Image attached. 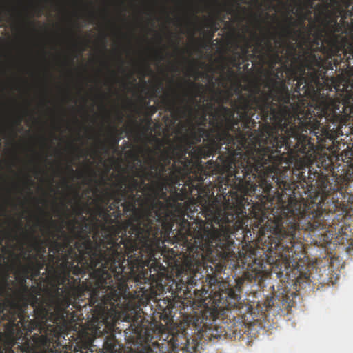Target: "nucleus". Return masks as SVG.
<instances>
[{"label": "nucleus", "mask_w": 353, "mask_h": 353, "mask_svg": "<svg viewBox=\"0 0 353 353\" xmlns=\"http://www.w3.org/2000/svg\"><path fill=\"white\" fill-rule=\"evenodd\" d=\"M61 270L62 299L59 297V283L53 285L52 289L46 291L41 297L34 296L32 306L37 321L30 320L29 322L25 321L21 307L8 298V274L5 273L0 281V323L8 321L4 325V331L6 338L10 339L11 342H13L17 331L21 327L29 332L38 330L41 335L34 334L33 342L39 347L46 350L48 348L53 336L57 334L54 325L58 327L61 323L60 330L63 334L66 332V254H63Z\"/></svg>", "instance_id": "nucleus-1"}, {"label": "nucleus", "mask_w": 353, "mask_h": 353, "mask_svg": "<svg viewBox=\"0 0 353 353\" xmlns=\"http://www.w3.org/2000/svg\"><path fill=\"white\" fill-rule=\"evenodd\" d=\"M19 229L22 230V236L23 239H28L30 238L32 240L31 247L37 251L40 255L41 259H45L44 254L46 253V248L48 247L49 256L52 258V260L54 259V256L50 253L54 254H59L60 251L64 252V249L66 248V240L64 239L62 245H61L58 242H52L48 239H41L39 236H36L33 234H29L27 231H23L21 223L19 224Z\"/></svg>", "instance_id": "nucleus-2"}, {"label": "nucleus", "mask_w": 353, "mask_h": 353, "mask_svg": "<svg viewBox=\"0 0 353 353\" xmlns=\"http://www.w3.org/2000/svg\"><path fill=\"white\" fill-rule=\"evenodd\" d=\"M62 123L64 129L66 125V30H62ZM64 133V130L62 131Z\"/></svg>", "instance_id": "nucleus-3"}, {"label": "nucleus", "mask_w": 353, "mask_h": 353, "mask_svg": "<svg viewBox=\"0 0 353 353\" xmlns=\"http://www.w3.org/2000/svg\"><path fill=\"white\" fill-rule=\"evenodd\" d=\"M31 265H23L19 262V268L17 270V280L20 284V288L17 291L16 294L21 295L28 292V287L26 285V280L30 277V270Z\"/></svg>", "instance_id": "nucleus-4"}, {"label": "nucleus", "mask_w": 353, "mask_h": 353, "mask_svg": "<svg viewBox=\"0 0 353 353\" xmlns=\"http://www.w3.org/2000/svg\"><path fill=\"white\" fill-rule=\"evenodd\" d=\"M61 185H62V225H64L66 224V167L63 165V176L61 179Z\"/></svg>", "instance_id": "nucleus-5"}, {"label": "nucleus", "mask_w": 353, "mask_h": 353, "mask_svg": "<svg viewBox=\"0 0 353 353\" xmlns=\"http://www.w3.org/2000/svg\"><path fill=\"white\" fill-rule=\"evenodd\" d=\"M8 341L5 342L3 340V334L0 332V353H14L12 350L14 343V340L11 342V340L7 338Z\"/></svg>", "instance_id": "nucleus-6"}, {"label": "nucleus", "mask_w": 353, "mask_h": 353, "mask_svg": "<svg viewBox=\"0 0 353 353\" xmlns=\"http://www.w3.org/2000/svg\"><path fill=\"white\" fill-rule=\"evenodd\" d=\"M28 259H29V263H27L26 265H31L30 270L32 269V268H36L37 274H35V276H39L40 270L41 269H43V265H44L45 259H42V261H41L38 260L37 259L36 256H32V257L29 256Z\"/></svg>", "instance_id": "nucleus-7"}, {"label": "nucleus", "mask_w": 353, "mask_h": 353, "mask_svg": "<svg viewBox=\"0 0 353 353\" xmlns=\"http://www.w3.org/2000/svg\"><path fill=\"white\" fill-rule=\"evenodd\" d=\"M62 30H66V0H62Z\"/></svg>", "instance_id": "nucleus-8"}, {"label": "nucleus", "mask_w": 353, "mask_h": 353, "mask_svg": "<svg viewBox=\"0 0 353 353\" xmlns=\"http://www.w3.org/2000/svg\"><path fill=\"white\" fill-rule=\"evenodd\" d=\"M62 143H63V148H62V154H63V159H64L65 158V152H66V140L65 136L63 134L62 137Z\"/></svg>", "instance_id": "nucleus-9"}, {"label": "nucleus", "mask_w": 353, "mask_h": 353, "mask_svg": "<svg viewBox=\"0 0 353 353\" xmlns=\"http://www.w3.org/2000/svg\"><path fill=\"white\" fill-rule=\"evenodd\" d=\"M35 274H37L36 268H32V269L30 270V276H31L32 278H36L38 276H35Z\"/></svg>", "instance_id": "nucleus-10"}, {"label": "nucleus", "mask_w": 353, "mask_h": 353, "mask_svg": "<svg viewBox=\"0 0 353 353\" xmlns=\"http://www.w3.org/2000/svg\"><path fill=\"white\" fill-rule=\"evenodd\" d=\"M26 22L28 26H31L32 28H34V21L28 19L26 21Z\"/></svg>", "instance_id": "nucleus-11"}, {"label": "nucleus", "mask_w": 353, "mask_h": 353, "mask_svg": "<svg viewBox=\"0 0 353 353\" xmlns=\"http://www.w3.org/2000/svg\"><path fill=\"white\" fill-rule=\"evenodd\" d=\"M5 131V128L3 126L0 125V134H4Z\"/></svg>", "instance_id": "nucleus-12"}, {"label": "nucleus", "mask_w": 353, "mask_h": 353, "mask_svg": "<svg viewBox=\"0 0 353 353\" xmlns=\"http://www.w3.org/2000/svg\"><path fill=\"white\" fill-rule=\"evenodd\" d=\"M26 349H27L26 347H23V348H21V352H22V353H23V352L28 353V351H27V350H26Z\"/></svg>", "instance_id": "nucleus-13"}, {"label": "nucleus", "mask_w": 353, "mask_h": 353, "mask_svg": "<svg viewBox=\"0 0 353 353\" xmlns=\"http://www.w3.org/2000/svg\"><path fill=\"white\" fill-rule=\"evenodd\" d=\"M21 119H20L18 121V122H17V125H19V124H20V123H21Z\"/></svg>", "instance_id": "nucleus-14"}, {"label": "nucleus", "mask_w": 353, "mask_h": 353, "mask_svg": "<svg viewBox=\"0 0 353 353\" xmlns=\"http://www.w3.org/2000/svg\"><path fill=\"white\" fill-rule=\"evenodd\" d=\"M63 236L65 238H66V234H65V233L64 232H63Z\"/></svg>", "instance_id": "nucleus-15"}, {"label": "nucleus", "mask_w": 353, "mask_h": 353, "mask_svg": "<svg viewBox=\"0 0 353 353\" xmlns=\"http://www.w3.org/2000/svg\"><path fill=\"white\" fill-rule=\"evenodd\" d=\"M2 245V239H0V246Z\"/></svg>", "instance_id": "nucleus-16"}, {"label": "nucleus", "mask_w": 353, "mask_h": 353, "mask_svg": "<svg viewBox=\"0 0 353 353\" xmlns=\"http://www.w3.org/2000/svg\"><path fill=\"white\" fill-rule=\"evenodd\" d=\"M26 252H23V257H25V255H26Z\"/></svg>", "instance_id": "nucleus-17"}, {"label": "nucleus", "mask_w": 353, "mask_h": 353, "mask_svg": "<svg viewBox=\"0 0 353 353\" xmlns=\"http://www.w3.org/2000/svg\"><path fill=\"white\" fill-rule=\"evenodd\" d=\"M63 353H66V351L65 350H63Z\"/></svg>", "instance_id": "nucleus-18"}]
</instances>
